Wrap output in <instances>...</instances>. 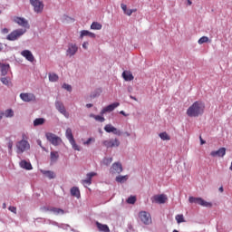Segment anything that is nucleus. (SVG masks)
<instances>
[{
  "label": "nucleus",
  "instance_id": "1",
  "mask_svg": "<svg viewBox=\"0 0 232 232\" xmlns=\"http://www.w3.org/2000/svg\"><path fill=\"white\" fill-rule=\"evenodd\" d=\"M206 110V105L204 102L198 101L195 102L187 110V115L188 117H200Z\"/></svg>",
  "mask_w": 232,
  "mask_h": 232
},
{
  "label": "nucleus",
  "instance_id": "2",
  "mask_svg": "<svg viewBox=\"0 0 232 232\" xmlns=\"http://www.w3.org/2000/svg\"><path fill=\"white\" fill-rule=\"evenodd\" d=\"M188 202L190 204H198L199 206H202L203 208H211V206H213V204L204 200L202 198L189 197Z\"/></svg>",
  "mask_w": 232,
  "mask_h": 232
},
{
  "label": "nucleus",
  "instance_id": "3",
  "mask_svg": "<svg viewBox=\"0 0 232 232\" xmlns=\"http://www.w3.org/2000/svg\"><path fill=\"white\" fill-rule=\"evenodd\" d=\"M26 34V29H16L9 34L6 37L7 41H17L21 35Z\"/></svg>",
  "mask_w": 232,
  "mask_h": 232
},
{
  "label": "nucleus",
  "instance_id": "4",
  "mask_svg": "<svg viewBox=\"0 0 232 232\" xmlns=\"http://www.w3.org/2000/svg\"><path fill=\"white\" fill-rule=\"evenodd\" d=\"M45 137H46L47 140H49V142H51V144H53V146H59L63 142V140H61V137H59L52 132H47L45 134Z\"/></svg>",
  "mask_w": 232,
  "mask_h": 232
},
{
  "label": "nucleus",
  "instance_id": "5",
  "mask_svg": "<svg viewBox=\"0 0 232 232\" xmlns=\"http://www.w3.org/2000/svg\"><path fill=\"white\" fill-rule=\"evenodd\" d=\"M30 4L34 7V11L36 14H43V10H44V4L41 0H29Z\"/></svg>",
  "mask_w": 232,
  "mask_h": 232
},
{
  "label": "nucleus",
  "instance_id": "6",
  "mask_svg": "<svg viewBox=\"0 0 232 232\" xmlns=\"http://www.w3.org/2000/svg\"><path fill=\"white\" fill-rule=\"evenodd\" d=\"M139 218L142 222V224H145V226H150L151 224V215L146 211H141L139 213Z\"/></svg>",
  "mask_w": 232,
  "mask_h": 232
},
{
  "label": "nucleus",
  "instance_id": "7",
  "mask_svg": "<svg viewBox=\"0 0 232 232\" xmlns=\"http://www.w3.org/2000/svg\"><path fill=\"white\" fill-rule=\"evenodd\" d=\"M55 108L63 115L66 119L70 118V113L66 111V108L62 102H55Z\"/></svg>",
  "mask_w": 232,
  "mask_h": 232
},
{
  "label": "nucleus",
  "instance_id": "8",
  "mask_svg": "<svg viewBox=\"0 0 232 232\" xmlns=\"http://www.w3.org/2000/svg\"><path fill=\"white\" fill-rule=\"evenodd\" d=\"M112 175L122 173V164L121 162H114L110 169Z\"/></svg>",
  "mask_w": 232,
  "mask_h": 232
},
{
  "label": "nucleus",
  "instance_id": "9",
  "mask_svg": "<svg viewBox=\"0 0 232 232\" xmlns=\"http://www.w3.org/2000/svg\"><path fill=\"white\" fill-rule=\"evenodd\" d=\"M151 200L156 204H166V201L168 200V197L164 194L155 195L151 198Z\"/></svg>",
  "mask_w": 232,
  "mask_h": 232
},
{
  "label": "nucleus",
  "instance_id": "10",
  "mask_svg": "<svg viewBox=\"0 0 232 232\" xmlns=\"http://www.w3.org/2000/svg\"><path fill=\"white\" fill-rule=\"evenodd\" d=\"M14 23H16V24H19V26H22V28H30V24H28V21L23 17L14 16Z\"/></svg>",
  "mask_w": 232,
  "mask_h": 232
},
{
  "label": "nucleus",
  "instance_id": "11",
  "mask_svg": "<svg viewBox=\"0 0 232 232\" xmlns=\"http://www.w3.org/2000/svg\"><path fill=\"white\" fill-rule=\"evenodd\" d=\"M20 99H22L24 102H32L35 101V95L34 93L23 92L20 94Z\"/></svg>",
  "mask_w": 232,
  "mask_h": 232
},
{
  "label": "nucleus",
  "instance_id": "12",
  "mask_svg": "<svg viewBox=\"0 0 232 232\" xmlns=\"http://www.w3.org/2000/svg\"><path fill=\"white\" fill-rule=\"evenodd\" d=\"M119 106H121V103L119 102H114L111 103L106 107H104L102 111H101V115H104V113H108L110 111H113V110H115V108H119Z\"/></svg>",
  "mask_w": 232,
  "mask_h": 232
},
{
  "label": "nucleus",
  "instance_id": "13",
  "mask_svg": "<svg viewBox=\"0 0 232 232\" xmlns=\"http://www.w3.org/2000/svg\"><path fill=\"white\" fill-rule=\"evenodd\" d=\"M78 50H79V47H77V44H69L66 53L70 57H72V55H75L77 53Z\"/></svg>",
  "mask_w": 232,
  "mask_h": 232
},
{
  "label": "nucleus",
  "instance_id": "14",
  "mask_svg": "<svg viewBox=\"0 0 232 232\" xmlns=\"http://www.w3.org/2000/svg\"><path fill=\"white\" fill-rule=\"evenodd\" d=\"M104 130L107 133H113L114 135H121V130H117L113 125L111 124H107L104 127Z\"/></svg>",
  "mask_w": 232,
  "mask_h": 232
},
{
  "label": "nucleus",
  "instance_id": "15",
  "mask_svg": "<svg viewBox=\"0 0 232 232\" xmlns=\"http://www.w3.org/2000/svg\"><path fill=\"white\" fill-rule=\"evenodd\" d=\"M21 55L24 57L27 61L30 63H34L35 61V58L34 57V54L29 50H24L21 52Z\"/></svg>",
  "mask_w": 232,
  "mask_h": 232
},
{
  "label": "nucleus",
  "instance_id": "16",
  "mask_svg": "<svg viewBox=\"0 0 232 232\" xmlns=\"http://www.w3.org/2000/svg\"><path fill=\"white\" fill-rule=\"evenodd\" d=\"M65 137L68 139L71 146H75V139L73 138V133L70 128H67L65 131Z\"/></svg>",
  "mask_w": 232,
  "mask_h": 232
},
{
  "label": "nucleus",
  "instance_id": "17",
  "mask_svg": "<svg viewBox=\"0 0 232 232\" xmlns=\"http://www.w3.org/2000/svg\"><path fill=\"white\" fill-rule=\"evenodd\" d=\"M97 173L91 172L87 174V179L82 180V184L86 188V186H90L92 184V179L96 177Z\"/></svg>",
  "mask_w": 232,
  "mask_h": 232
},
{
  "label": "nucleus",
  "instance_id": "18",
  "mask_svg": "<svg viewBox=\"0 0 232 232\" xmlns=\"http://www.w3.org/2000/svg\"><path fill=\"white\" fill-rule=\"evenodd\" d=\"M211 157H224V155H226V148H220L218 150H213L210 153Z\"/></svg>",
  "mask_w": 232,
  "mask_h": 232
},
{
  "label": "nucleus",
  "instance_id": "19",
  "mask_svg": "<svg viewBox=\"0 0 232 232\" xmlns=\"http://www.w3.org/2000/svg\"><path fill=\"white\" fill-rule=\"evenodd\" d=\"M20 168H22L23 169H34V167H32V163L26 161V160H23L20 161Z\"/></svg>",
  "mask_w": 232,
  "mask_h": 232
},
{
  "label": "nucleus",
  "instance_id": "20",
  "mask_svg": "<svg viewBox=\"0 0 232 232\" xmlns=\"http://www.w3.org/2000/svg\"><path fill=\"white\" fill-rule=\"evenodd\" d=\"M82 37H91V39H95V34L87 30H82L81 31L80 38L82 39Z\"/></svg>",
  "mask_w": 232,
  "mask_h": 232
},
{
  "label": "nucleus",
  "instance_id": "21",
  "mask_svg": "<svg viewBox=\"0 0 232 232\" xmlns=\"http://www.w3.org/2000/svg\"><path fill=\"white\" fill-rule=\"evenodd\" d=\"M96 227L101 232H110V227H108V225H103L99 223V221H96Z\"/></svg>",
  "mask_w": 232,
  "mask_h": 232
},
{
  "label": "nucleus",
  "instance_id": "22",
  "mask_svg": "<svg viewBox=\"0 0 232 232\" xmlns=\"http://www.w3.org/2000/svg\"><path fill=\"white\" fill-rule=\"evenodd\" d=\"M122 77H123L124 81H127V82L133 81V79H134L131 72H128V71H124L122 72Z\"/></svg>",
  "mask_w": 232,
  "mask_h": 232
},
{
  "label": "nucleus",
  "instance_id": "23",
  "mask_svg": "<svg viewBox=\"0 0 232 232\" xmlns=\"http://www.w3.org/2000/svg\"><path fill=\"white\" fill-rule=\"evenodd\" d=\"M71 195L76 198H81V190H79V188L77 187H72L71 188Z\"/></svg>",
  "mask_w": 232,
  "mask_h": 232
},
{
  "label": "nucleus",
  "instance_id": "24",
  "mask_svg": "<svg viewBox=\"0 0 232 232\" xmlns=\"http://www.w3.org/2000/svg\"><path fill=\"white\" fill-rule=\"evenodd\" d=\"M10 72V64H3L1 66V75L5 77Z\"/></svg>",
  "mask_w": 232,
  "mask_h": 232
},
{
  "label": "nucleus",
  "instance_id": "25",
  "mask_svg": "<svg viewBox=\"0 0 232 232\" xmlns=\"http://www.w3.org/2000/svg\"><path fill=\"white\" fill-rule=\"evenodd\" d=\"M129 177L128 175L125 176H117L115 180L116 182H119L120 184H124V182H126L128 180Z\"/></svg>",
  "mask_w": 232,
  "mask_h": 232
},
{
  "label": "nucleus",
  "instance_id": "26",
  "mask_svg": "<svg viewBox=\"0 0 232 232\" xmlns=\"http://www.w3.org/2000/svg\"><path fill=\"white\" fill-rule=\"evenodd\" d=\"M91 30H102V24H99L98 22H93L91 24Z\"/></svg>",
  "mask_w": 232,
  "mask_h": 232
},
{
  "label": "nucleus",
  "instance_id": "27",
  "mask_svg": "<svg viewBox=\"0 0 232 232\" xmlns=\"http://www.w3.org/2000/svg\"><path fill=\"white\" fill-rule=\"evenodd\" d=\"M44 124V118H36L34 121V126H43Z\"/></svg>",
  "mask_w": 232,
  "mask_h": 232
},
{
  "label": "nucleus",
  "instance_id": "28",
  "mask_svg": "<svg viewBox=\"0 0 232 232\" xmlns=\"http://www.w3.org/2000/svg\"><path fill=\"white\" fill-rule=\"evenodd\" d=\"M44 175H46L48 179H55V173L50 170H42Z\"/></svg>",
  "mask_w": 232,
  "mask_h": 232
},
{
  "label": "nucleus",
  "instance_id": "29",
  "mask_svg": "<svg viewBox=\"0 0 232 232\" xmlns=\"http://www.w3.org/2000/svg\"><path fill=\"white\" fill-rule=\"evenodd\" d=\"M0 81L5 84V86H12V82L8 77H2Z\"/></svg>",
  "mask_w": 232,
  "mask_h": 232
},
{
  "label": "nucleus",
  "instance_id": "30",
  "mask_svg": "<svg viewBox=\"0 0 232 232\" xmlns=\"http://www.w3.org/2000/svg\"><path fill=\"white\" fill-rule=\"evenodd\" d=\"M58 159H59V152L52 151L51 152V160H52V162H57Z\"/></svg>",
  "mask_w": 232,
  "mask_h": 232
},
{
  "label": "nucleus",
  "instance_id": "31",
  "mask_svg": "<svg viewBox=\"0 0 232 232\" xmlns=\"http://www.w3.org/2000/svg\"><path fill=\"white\" fill-rule=\"evenodd\" d=\"M26 150H30V147H26V146H18L16 148V152L18 154H21V153H24V151H26Z\"/></svg>",
  "mask_w": 232,
  "mask_h": 232
},
{
  "label": "nucleus",
  "instance_id": "32",
  "mask_svg": "<svg viewBox=\"0 0 232 232\" xmlns=\"http://www.w3.org/2000/svg\"><path fill=\"white\" fill-rule=\"evenodd\" d=\"M49 81H51V82H57V81H59V76L55 73H50Z\"/></svg>",
  "mask_w": 232,
  "mask_h": 232
},
{
  "label": "nucleus",
  "instance_id": "33",
  "mask_svg": "<svg viewBox=\"0 0 232 232\" xmlns=\"http://www.w3.org/2000/svg\"><path fill=\"white\" fill-rule=\"evenodd\" d=\"M4 115H5V117H6L7 119L14 117V110H12V109H7V110H5V112H4Z\"/></svg>",
  "mask_w": 232,
  "mask_h": 232
},
{
  "label": "nucleus",
  "instance_id": "34",
  "mask_svg": "<svg viewBox=\"0 0 232 232\" xmlns=\"http://www.w3.org/2000/svg\"><path fill=\"white\" fill-rule=\"evenodd\" d=\"M175 219L177 220L178 224H182V222H186V219H184V215L179 214L175 217Z\"/></svg>",
  "mask_w": 232,
  "mask_h": 232
},
{
  "label": "nucleus",
  "instance_id": "35",
  "mask_svg": "<svg viewBox=\"0 0 232 232\" xmlns=\"http://www.w3.org/2000/svg\"><path fill=\"white\" fill-rule=\"evenodd\" d=\"M111 162H113V158H104L102 160L104 166H110Z\"/></svg>",
  "mask_w": 232,
  "mask_h": 232
},
{
  "label": "nucleus",
  "instance_id": "36",
  "mask_svg": "<svg viewBox=\"0 0 232 232\" xmlns=\"http://www.w3.org/2000/svg\"><path fill=\"white\" fill-rule=\"evenodd\" d=\"M51 211H53V213H54L55 215H64V210L61 208H53L51 209Z\"/></svg>",
  "mask_w": 232,
  "mask_h": 232
},
{
  "label": "nucleus",
  "instance_id": "37",
  "mask_svg": "<svg viewBox=\"0 0 232 232\" xmlns=\"http://www.w3.org/2000/svg\"><path fill=\"white\" fill-rule=\"evenodd\" d=\"M208 42H209V38L208 36H202L198 41V44H204V43H208Z\"/></svg>",
  "mask_w": 232,
  "mask_h": 232
},
{
  "label": "nucleus",
  "instance_id": "38",
  "mask_svg": "<svg viewBox=\"0 0 232 232\" xmlns=\"http://www.w3.org/2000/svg\"><path fill=\"white\" fill-rule=\"evenodd\" d=\"M160 137L161 140H169V135H168L166 132L160 133Z\"/></svg>",
  "mask_w": 232,
  "mask_h": 232
},
{
  "label": "nucleus",
  "instance_id": "39",
  "mask_svg": "<svg viewBox=\"0 0 232 232\" xmlns=\"http://www.w3.org/2000/svg\"><path fill=\"white\" fill-rule=\"evenodd\" d=\"M135 202H137V198L135 196H130L127 199L128 204H135Z\"/></svg>",
  "mask_w": 232,
  "mask_h": 232
},
{
  "label": "nucleus",
  "instance_id": "40",
  "mask_svg": "<svg viewBox=\"0 0 232 232\" xmlns=\"http://www.w3.org/2000/svg\"><path fill=\"white\" fill-rule=\"evenodd\" d=\"M134 12H137V9H127L126 12L124 13L125 15H131Z\"/></svg>",
  "mask_w": 232,
  "mask_h": 232
},
{
  "label": "nucleus",
  "instance_id": "41",
  "mask_svg": "<svg viewBox=\"0 0 232 232\" xmlns=\"http://www.w3.org/2000/svg\"><path fill=\"white\" fill-rule=\"evenodd\" d=\"M94 119H95V121H98V122H104V121H106V119H104V117L100 116V115H96V117Z\"/></svg>",
  "mask_w": 232,
  "mask_h": 232
},
{
  "label": "nucleus",
  "instance_id": "42",
  "mask_svg": "<svg viewBox=\"0 0 232 232\" xmlns=\"http://www.w3.org/2000/svg\"><path fill=\"white\" fill-rule=\"evenodd\" d=\"M63 88L67 92H72V85L63 83Z\"/></svg>",
  "mask_w": 232,
  "mask_h": 232
},
{
  "label": "nucleus",
  "instance_id": "43",
  "mask_svg": "<svg viewBox=\"0 0 232 232\" xmlns=\"http://www.w3.org/2000/svg\"><path fill=\"white\" fill-rule=\"evenodd\" d=\"M92 142H95V139L94 138H89L88 140L83 142V144L90 145V144H92Z\"/></svg>",
  "mask_w": 232,
  "mask_h": 232
},
{
  "label": "nucleus",
  "instance_id": "44",
  "mask_svg": "<svg viewBox=\"0 0 232 232\" xmlns=\"http://www.w3.org/2000/svg\"><path fill=\"white\" fill-rule=\"evenodd\" d=\"M20 146H30V144H28V141L26 140H22L19 142Z\"/></svg>",
  "mask_w": 232,
  "mask_h": 232
},
{
  "label": "nucleus",
  "instance_id": "45",
  "mask_svg": "<svg viewBox=\"0 0 232 232\" xmlns=\"http://www.w3.org/2000/svg\"><path fill=\"white\" fill-rule=\"evenodd\" d=\"M121 7L123 13L126 14V11L128 10V5H126V4H121Z\"/></svg>",
  "mask_w": 232,
  "mask_h": 232
},
{
  "label": "nucleus",
  "instance_id": "46",
  "mask_svg": "<svg viewBox=\"0 0 232 232\" xmlns=\"http://www.w3.org/2000/svg\"><path fill=\"white\" fill-rule=\"evenodd\" d=\"M9 211L12 213H17V208L15 207H9Z\"/></svg>",
  "mask_w": 232,
  "mask_h": 232
},
{
  "label": "nucleus",
  "instance_id": "47",
  "mask_svg": "<svg viewBox=\"0 0 232 232\" xmlns=\"http://www.w3.org/2000/svg\"><path fill=\"white\" fill-rule=\"evenodd\" d=\"M82 48H84V50H88V42H84L82 44Z\"/></svg>",
  "mask_w": 232,
  "mask_h": 232
},
{
  "label": "nucleus",
  "instance_id": "48",
  "mask_svg": "<svg viewBox=\"0 0 232 232\" xmlns=\"http://www.w3.org/2000/svg\"><path fill=\"white\" fill-rule=\"evenodd\" d=\"M9 30L8 28L2 29V34H8Z\"/></svg>",
  "mask_w": 232,
  "mask_h": 232
},
{
  "label": "nucleus",
  "instance_id": "49",
  "mask_svg": "<svg viewBox=\"0 0 232 232\" xmlns=\"http://www.w3.org/2000/svg\"><path fill=\"white\" fill-rule=\"evenodd\" d=\"M199 139H200V144H201V145L206 144V140H204L202 139V136H200Z\"/></svg>",
  "mask_w": 232,
  "mask_h": 232
},
{
  "label": "nucleus",
  "instance_id": "50",
  "mask_svg": "<svg viewBox=\"0 0 232 232\" xmlns=\"http://www.w3.org/2000/svg\"><path fill=\"white\" fill-rule=\"evenodd\" d=\"M120 113H121V115H123L124 117H128V114H126V112H124V111H121Z\"/></svg>",
  "mask_w": 232,
  "mask_h": 232
},
{
  "label": "nucleus",
  "instance_id": "51",
  "mask_svg": "<svg viewBox=\"0 0 232 232\" xmlns=\"http://www.w3.org/2000/svg\"><path fill=\"white\" fill-rule=\"evenodd\" d=\"M86 108H93V104L88 103V104H86Z\"/></svg>",
  "mask_w": 232,
  "mask_h": 232
},
{
  "label": "nucleus",
  "instance_id": "52",
  "mask_svg": "<svg viewBox=\"0 0 232 232\" xmlns=\"http://www.w3.org/2000/svg\"><path fill=\"white\" fill-rule=\"evenodd\" d=\"M4 116H5V112L0 111V121H1V119H3Z\"/></svg>",
  "mask_w": 232,
  "mask_h": 232
},
{
  "label": "nucleus",
  "instance_id": "53",
  "mask_svg": "<svg viewBox=\"0 0 232 232\" xmlns=\"http://www.w3.org/2000/svg\"><path fill=\"white\" fill-rule=\"evenodd\" d=\"M73 148H74V150H75L76 151H80V150H81V149H79V148H80L79 146H74Z\"/></svg>",
  "mask_w": 232,
  "mask_h": 232
},
{
  "label": "nucleus",
  "instance_id": "54",
  "mask_svg": "<svg viewBox=\"0 0 232 232\" xmlns=\"http://www.w3.org/2000/svg\"><path fill=\"white\" fill-rule=\"evenodd\" d=\"M219 191H220V193H224V187H220Z\"/></svg>",
  "mask_w": 232,
  "mask_h": 232
},
{
  "label": "nucleus",
  "instance_id": "55",
  "mask_svg": "<svg viewBox=\"0 0 232 232\" xmlns=\"http://www.w3.org/2000/svg\"><path fill=\"white\" fill-rule=\"evenodd\" d=\"M90 117H91L92 119H95V117H97V115H95V114H90Z\"/></svg>",
  "mask_w": 232,
  "mask_h": 232
},
{
  "label": "nucleus",
  "instance_id": "56",
  "mask_svg": "<svg viewBox=\"0 0 232 232\" xmlns=\"http://www.w3.org/2000/svg\"><path fill=\"white\" fill-rule=\"evenodd\" d=\"M0 52H3V44L0 43Z\"/></svg>",
  "mask_w": 232,
  "mask_h": 232
},
{
  "label": "nucleus",
  "instance_id": "57",
  "mask_svg": "<svg viewBox=\"0 0 232 232\" xmlns=\"http://www.w3.org/2000/svg\"><path fill=\"white\" fill-rule=\"evenodd\" d=\"M115 145L119 146V141L117 140H115Z\"/></svg>",
  "mask_w": 232,
  "mask_h": 232
},
{
  "label": "nucleus",
  "instance_id": "58",
  "mask_svg": "<svg viewBox=\"0 0 232 232\" xmlns=\"http://www.w3.org/2000/svg\"><path fill=\"white\" fill-rule=\"evenodd\" d=\"M188 5H192V3H191V1H190V0H188Z\"/></svg>",
  "mask_w": 232,
  "mask_h": 232
},
{
  "label": "nucleus",
  "instance_id": "59",
  "mask_svg": "<svg viewBox=\"0 0 232 232\" xmlns=\"http://www.w3.org/2000/svg\"><path fill=\"white\" fill-rule=\"evenodd\" d=\"M39 146H41V141H38Z\"/></svg>",
  "mask_w": 232,
  "mask_h": 232
},
{
  "label": "nucleus",
  "instance_id": "60",
  "mask_svg": "<svg viewBox=\"0 0 232 232\" xmlns=\"http://www.w3.org/2000/svg\"><path fill=\"white\" fill-rule=\"evenodd\" d=\"M111 146H115V144H114V143H112V144H111Z\"/></svg>",
  "mask_w": 232,
  "mask_h": 232
},
{
  "label": "nucleus",
  "instance_id": "61",
  "mask_svg": "<svg viewBox=\"0 0 232 232\" xmlns=\"http://www.w3.org/2000/svg\"><path fill=\"white\" fill-rule=\"evenodd\" d=\"M24 137H25V136L24 135L23 138L24 139Z\"/></svg>",
  "mask_w": 232,
  "mask_h": 232
}]
</instances>
